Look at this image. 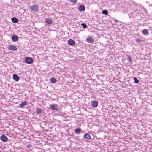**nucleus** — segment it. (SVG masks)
<instances>
[{
	"label": "nucleus",
	"mask_w": 152,
	"mask_h": 152,
	"mask_svg": "<svg viewBox=\"0 0 152 152\" xmlns=\"http://www.w3.org/2000/svg\"><path fill=\"white\" fill-rule=\"evenodd\" d=\"M50 107L51 109L56 111H57L59 109V106L56 104H51Z\"/></svg>",
	"instance_id": "obj_2"
},
{
	"label": "nucleus",
	"mask_w": 152,
	"mask_h": 152,
	"mask_svg": "<svg viewBox=\"0 0 152 152\" xmlns=\"http://www.w3.org/2000/svg\"><path fill=\"white\" fill-rule=\"evenodd\" d=\"M102 13L106 15H107L108 14V12L106 10H104L102 11Z\"/></svg>",
	"instance_id": "obj_20"
},
{
	"label": "nucleus",
	"mask_w": 152,
	"mask_h": 152,
	"mask_svg": "<svg viewBox=\"0 0 152 152\" xmlns=\"http://www.w3.org/2000/svg\"><path fill=\"white\" fill-rule=\"evenodd\" d=\"M8 49L12 51H15L17 48L14 45H9L8 46Z\"/></svg>",
	"instance_id": "obj_4"
},
{
	"label": "nucleus",
	"mask_w": 152,
	"mask_h": 152,
	"mask_svg": "<svg viewBox=\"0 0 152 152\" xmlns=\"http://www.w3.org/2000/svg\"><path fill=\"white\" fill-rule=\"evenodd\" d=\"M13 78L14 80L16 81H18L19 80V77L16 74H14L13 75Z\"/></svg>",
	"instance_id": "obj_7"
},
{
	"label": "nucleus",
	"mask_w": 152,
	"mask_h": 152,
	"mask_svg": "<svg viewBox=\"0 0 152 152\" xmlns=\"http://www.w3.org/2000/svg\"><path fill=\"white\" fill-rule=\"evenodd\" d=\"M81 129L80 128H76L75 129V132L76 133L79 134L81 132Z\"/></svg>",
	"instance_id": "obj_18"
},
{
	"label": "nucleus",
	"mask_w": 152,
	"mask_h": 152,
	"mask_svg": "<svg viewBox=\"0 0 152 152\" xmlns=\"http://www.w3.org/2000/svg\"><path fill=\"white\" fill-rule=\"evenodd\" d=\"M142 34L144 35H148L149 34V32L146 29H144L142 30Z\"/></svg>",
	"instance_id": "obj_11"
},
{
	"label": "nucleus",
	"mask_w": 152,
	"mask_h": 152,
	"mask_svg": "<svg viewBox=\"0 0 152 152\" xmlns=\"http://www.w3.org/2000/svg\"><path fill=\"white\" fill-rule=\"evenodd\" d=\"M25 61L27 64H31L33 62V60L31 57H27L25 58Z\"/></svg>",
	"instance_id": "obj_3"
},
{
	"label": "nucleus",
	"mask_w": 152,
	"mask_h": 152,
	"mask_svg": "<svg viewBox=\"0 0 152 152\" xmlns=\"http://www.w3.org/2000/svg\"><path fill=\"white\" fill-rule=\"evenodd\" d=\"M31 10L34 12H37L39 10V7L37 4H34L32 6H30Z\"/></svg>",
	"instance_id": "obj_1"
},
{
	"label": "nucleus",
	"mask_w": 152,
	"mask_h": 152,
	"mask_svg": "<svg viewBox=\"0 0 152 152\" xmlns=\"http://www.w3.org/2000/svg\"><path fill=\"white\" fill-rule=\"evenodd\" d=\"M0 139L4 142H5L7 141L8 138L7 137L4 135H3L0 137Z\"/></svg>",
	"instance_id": "obj_5"
},
{
	"label": "nucleus",
	"mask_w": 152,
	"mask_h": 152,
	"mask_svg": "<svg viewBox=\"0 0 152 152\" xmlns=\"http://www.w3.org/2000/svg\"><path fill=\"white\" fill-rule=\"evenodd\" d=\"M134 83H139V81L135 77H134Z\"/></svg>",
	"instance_id": "obj_21"
},
{
	"label": "nucleus",
	"mask_w": 152,
	"mask_h": 152,
	"mask_svg": "<svg viewBox=\"0 0 152 152\" xmlns=\"http://www.w3.org/2000/svg\"><path fill=\"white\" fill-rule=\"evenodd\" d=\"M12 21L14 23H17L18 22V19L15 17H13L11 18Z\"/></svg>",
	"instance_id": "obj_15"
},
{
	"label": "nucleus",
	"mask_w": 152,
	"mask_h": 152,
	"mask_svg": "<svg viewBox=\"0 0 152 152\" xmlns=\"http://www.w3.org/2000/svg\"><path fill=\"white\" fill-rule=\"evenodd\" d=\"M27 104V102L26 101H24L22 102L21 104H20L19 107L20 108H22L24 106H26Z\"/></svg>",
	"instance_id": "obj_8"
},
{
	"label": "nucleus",
	"mask_w": 152,
	"mask_h": 152,
	"mask_svg": "<svg viewBox=\"0 0 152 152\" xmlns=\"http://www.w3.org/2000/svg\"><path fill=\"white\" fill-rule=\"evenodd\" d=\"M137 10H138V9H137ZM137 13H139V14H141L142 13V12H141V10H139L137 12Z\"/></svg>",
	"instance_id": "obj_25"
},
{
	"label": "nucleus",
	"mask_w": 152,
	"mask_h": 152,
	"mask_svg": "<svg viewBox=\"0 0 152 152\" xmlns=\"http://www.w3.org/2000/svg\"><path fill=\"white\" fill-rule=\"evenodd\" d=\"M42 111V110L41 109H40V108H38L37 109V114H40L41 113Z\"/></svg>",
	"instance_id": "obj_19"
},
{
	"label": "nucleus",
	"mask_w": 152,
	"mask_h": 152,
	"mask_svg": "<svg viewBox=\"0 0 152 152\" xmlns=\"http://www.w3.org/2000/svg\"><path fill=\"white\" fill-rule=\"evenodd\" d=\"M81 25L83 26V27L84 28H86L87 27L85 23H82L81 24Z\"/></svg>",
	"instance_id": "obj_22"
},
{
	"label": "nucleus",
	"mask_w": 152,
	"mask_h": 152,
	"mask_svg": "<svg viewBox=\"0 0 152 152\" xmlns=\"http://www.w3.org/2000/svg\"><path fill=\"white\" fill-rule=\"evenodd\" d=\"M86 39L88 43H92L94 41V39L89 36H88Z\"/></svg>",
	"instance_id": "obj_10"
},
{
	"label": "nucleus",
	"mask_w": 152,
	"mask_h": 152,
	"mask_svg": "<svg viewBox=\"0 0 152 152\" xmlns=\"http://www.w3.org/2000/svg\"><path fill=\"white\" fill-rule=\"evenodd\" d=\"M115 22H117L118 21V20H117L116 19H115Z\"/></svg>",
	"instance_id": "obj_27"
},
{
	"label": "nucleus",
	"mask_w": 152,
	"mask_h": 152,
	"mask_svg": "<svg viewBox=\"0 0 152 152\" xmlns=\"http://www.w3.org/2000/svg\"><path fill=\"white\" fill-rule=\"evenodd\" d=\"M127 60L128 61L130 62H131L132 61L131 58L130 56H128L127 58Z\"/></svg>",
	"instance_id": "obj_23"
},
{
	"label": "nucleus",
	"mask_w": 152,
	"mask_h": 152,
	"mask_svg": "<svg viewBox=\"0 0 152 152\" xmlns=\"http://www.w3.org/2000/svg\"><path fill=\"white\" fill-rule=\"evenodd\" d=\"M98 102L96 101H94L91 103L92 106L93 107H96L98 105Z\"/></svg>",
	"instance_id": "obj_9"
},
{
	"label": "nucleus",
	"mask_w": 152,
	"mask_h": 152,
	"mask_svg": "<svg viewBox=\"0 0 152 152\" xmlns=\"http://www.w3.org/2000/svg\"><path fill=\"white\" fill-rule=\"evenodd\" d=\"M50 82L53 83H55L57 82L56 79L54 77H53L50 80Z\"/></svg>",
	"instance_id": "obj_17"
},
{
	"label": "nucleus",
	"mask_w": 152,
	"mask_h": 152,
	"mask_svg": "<svg viewBox=\"0 0 152 152\" xmlns=\"http://www.w3.org/2000/svg\"><path fill=\"white\" fill-rule=\"evenodd\" d=\"M12 39L13 41L16 42L18 39V37L17 35L13 34L12 36Z\"/></svg>",
	"instance_id": "obj_6"
},
{
	"label": "nucleus",
	"mask_w": 152,
	"mask_h": 152,
	"mask_svg": "<svg viewBox=\"0 0 152 152\" xmlns=\"http://www.w3.org/2000/svg\"><path fill=\"white\" fill-rule=\"evenodd\" d=\"M75 43V41L72 39H70L68 41V44L70 45H73Z\"/></svg>",
	"instance_id": "obj_14"
},
{
	"label": "nucleus",
	"mask_w": 152,
	"mask_h": 152,
	"mask_svg": "<svg viewBox=\"0 0 152 152\" xmlns=\"http://www.w3.org/2000/svg\"><path fill=\"white\" fill-rule=\"evenodd\" d=\"M45 23L48 24H51L52 23V21L51 19L49 18H46L45 21Z\"/></svg>",
	"instance_id": "obj_12"
},
{
	"label": "nucleus",
	"mask_w": 152,
	"mask_h": 152,
	"mask_svg": "<svg viewBox=\"0 0 152 152\" xmlns=\"http://www.w3.org/2000/svg\"><path fill=\"white\" fill-rule=\"evenodd\" d=\"M85 10V7L83 5H80L79 7V10L80 11H84Z\"/></svg>",
	"instance_id": "obj_13"
},
{
	"label": "nucleus",
	"mask_w": 152,
	"mask_h": 152,
	"mask_svg": "<svg viewBox=\"0 0 152 152\" xmlns=\"http://www.w3.org/2000/svg\"><path fill=\"white\" fill-rule=\"evenodd\" d=\"M69 1L71 2H72L74 4L76 3L77 1V0H69Z\"/></svg>",
	"instance_id": "obj_24"
},
{
	"label": "nucleus",
	"mask_w": 152,
	"mask_h": 152,
	"mask_svg": "<svg viewBox=\"0 0 152 152\" xmlns=\"http://www.w3.org/2000/svg\"><path fill=\"white\" fill-rule=\"evenodd\" d=\"M141 40L140 39H136V41L138 42H140L141 41Z\"/></svg>",
	"instance_id": "obj_26"
},
{
	"label": "nucleus",
	"mask_w": 152,
	"mask_h": 152,
	"mask_svg": "<svg viewBox=\"0 0 152 152\" xmlns=\"http://www.w3.org/2000/svg\"><path fill=\"white\" fill-rule=\"evenodd\" d=\"M84 136L87 139H89L91 138L90 134L88 133H86L84 134Z\"/></svg>",
	"instance_id": "obj_16"
}]
</instances>
